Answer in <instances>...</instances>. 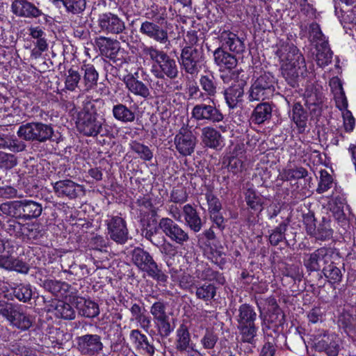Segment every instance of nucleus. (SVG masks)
I'll return each instance as SVG.
<instances>
[{
    "label": "nucleus",
    "mask_w": 356,
    "mask_h": 356,
    "mask_svg": "<svg viewBox=\"0 0 356 356\" xmlns=\"http://www.w3.org/2000/svg\"><path fill=\"white\" fill-rule=\"evenodd\" d=\"M245 200L247 205L254 211L262 210V201L261 197L257 195L256 192L251 188L246 191L245 193Z\"/></svg>",
    "instance_id": "46"
},
{
    "label": "nucleus",
    "mask_w": 356,
    "mask_h": 356,
    "mask_svg": "<svg viewBox=\"0 0 356 356\" xmlns=\"http://www.w3.org/2000/svg\"><path fill=\"white\" fill-rule=\"evenodd\" d=\"M97 24L99 32L106 34H120L125 30V23L123 19L111 12L99 14Z\"/></svg>",
    "instance_id": "8"
},
{
    "label": "nucleus",
    "mask_w": 356,
    "mask_h": 356,
    "mask_svg": "<svg viewBox=\"0 0 356 356\" xmlns=\"http://www.w3.org/2000/svg\"><path fill=\"white\" fill-rule=\"evenodd\" d=\"M333 184V179L331 175L325 170L320 171V180L316 191L318 193H323L330 189Z\"/></svg>",
    "instance_id": "54"
},
{
    "label": "nucleus",
    "mask_w": 356,
    "mask_h": 356,
    "mask_svg": "<svg viewBox=\"0 0 356 356\" xmlns=\"http://www.w3.org/2000/svg\"><path fill=\"white\" fill-rule=\"evenodd\" d=\"M243 90L239 86L230 87L225 92L226 102L229 108H234L241 100Z\"/></svg>",
    "instance_id": "40"
},
{
    "label": "nucleus",
    "mask_w": 356,
    "mask_h": 356,
    "mask_svg": "<svg viewBox=\"0 0 356 356\" xmlns=\"http://www.w3.org/2000/svg\"><path fill=\"white\" fill-rule=\"evenodd\" d=\"M167 306L168 304L163 300H159L153 303L150 307V314L152 315L153 319L168 316Z\"/></svg>",
    "instance_id": "57"
},
{
    "label": "nucleus",
    "mask_w": 356,
    "mask_h": 356,
    "mask_svg": "<svg viewBox=\"0 0 356 356\" xmlns=\"http://www.w3.org/2000/svg\"><path fill=\"white\" fill-rule=\"evenodd\" d=\"M201 138L202 143L210 148H217L220 145L221 135L214 128L205 127L202 129Z\"/></svg>",
    "instance_id": "33"
},
{
    "label": "nucleus",
    "mask_w": 356,
    "mask_h": 356,
    "mask_svg": "<svg viewBox=\"0 0 356 356\" xmlns=\"http://www.w3.org/2000/svg\"><path fill=\"white\" fill-rule=\"evenodd\" d=\"M195 294L197 298L209 301L216 296V288L211 284L205 283L197 288Z\"/></svg>",
    "instance_id": "44"
},
{
    "label": "nucleus",
    "mask_w": 356,
    "mask_h": 356,
    "mask_svg": "<svg viewBox=\"0 0 356 356\" xmlns=\"http://www.w3.org/2000/svg\"><path fill=\"white\" fill-rule=\"evenodd\" d=\"M108 235L118 244H124L128 240L129 232L126 221L120 216H112L107 220Z\"/></svg>",
    "instance_id": "13"
},
{
    "label": "nucleus",
    "mask_w": 356,
    "mask_h": 356,
    "mask_svg": "<svg viewBox=\"0 0 356 356\" xmlns=\"http://www.w3.org/2000/svg\"><path fill=\"white\" fill-rule=\"evenodd\" d=\"M123 81L127 90L134 95L143 98L149 97V88L141 81L138 80V72L128 74L123 77Z\"/></svg>",
    "instance_id": "18"
},
{
    "label": "nucleus",
    "mask_w": 356,
    "mask_h": 356,
    "mask_svg": "<svg viewBox=\"0 0 356 356\" xmlns=\"http://www.w3.org/2000/svg\"><path fill=\"white\" fill-rule=\"evenodd\" d=\"M77 130L86 136H97L102 130L103 122L95 111L83 109L76 122Z\"/></svg>",
    "instance_id": "6"
},
{
    "label": "nucleus",
    "mask_w": 356,
    "mask_h": 356,
    "mask_svg": "<svg viewBox=\"0 0 356 356\" xmlns=\"http://www.w3.org/2000/svg\"><path fill=\"white\" fill-rule=\"evenodd\" d=\"M276 79L270 72L254 73L248 91L250 102L264 101L273 96Z\"/></svg>",
    "instance_id": "3"
},
{
    "label": "nucleus",
    "mask_w": 356,
    "mask_h": 356,
    "mask_svg": "<svg viewBox=\"0 0 356 356\" xmlns=\"http://www.w3.org/2000/svg\"><path fill=\"white\" fill-rule=\"evenodd\" d=\"M129 311L133 319L139 323L143 329L145 330L149 327L150 319L143 314L142 307L139 305L137 303L132 304Z\"/></svg>",
    "instance_id": "43"
},
{
    "label": "nucleus",
    "mask_w": 356,
    "mask_h": 356,
    "mask_svg": "<svg viewBox=\"0 0 356 356\" xmlns=\"http://www.w3.org/2000/svg\"><path fill=\"white\" fill-rule=\"evenodd\" d=\"M112 113L115 119L124 123L132 122L136 118L135 113L122 104L113 106Z\"/></svg>",
    "instance_id": "38"
},
{
    "label": "nucleus",
    "mask_w": 356,
    "mask_h": 356,
    "mask_svg": "<svg viewBox=\"0 0 356 356\" xmlns=\"http://www.w3.org/2000/svg\"><path fill=\"white\" fill-rule=\"evenodd\" d=\"M192 342L191 334L187 325L181 324L176 331L175 348L181 353H192L191 356H202V354L195 348Z\"/></svg>",
    "instance_id": "15"
},
{
    "label": "nucleus",
    "mask_w": 356,
    "mask_h": 356,
    "mask_svg": "<svg viewBox=\"0 0 356 356\" xmlns=\"http://www.w3.org/2000/svg\"><path fill=\"white\" fill-rule=\"evenodd\" d=\"M213 60L220 71H230L237 65V58L235 55L226 51L222 47L217 48L213 54Z\"/></svg>",
    "instance_id": "21"
},
{
    "label": "nucleus",
    "mask_w": 356,
    "mask_h": 356,
    "mask_svg": "<svg viewBox=\"0 0 356 356\" xmlns=\"http://www.w3.org/2000/svg\"><path fill=\"white\" fill-rule=\"evenodd\" d=\"M140 33L146 37L164 44L168 41L167 31L161 29L159 25L149 21L143 22L139 29Z\"/></svg>",
    "instance_id": "19"
},
{
    "label": "nucleus",
    "mask_w": 356,
    "mask_h": 356,
    "mask_svg": "<svg viewBox=\"0 0 356 356\" xmlns=\"http://www.w3.org/2000/svg\"><path fill=\"white\" fill-rule=\"evenodd\" d=\"M289 116L298 127L299 131H304L307 127L308 114L300 103L296 102L293 104Z\"/></svg>",
    "instance_id": "29"
},
{
    "label": "nucleus",
    "mask_w": 356,
    "mask_h": 356,
    "mask_svg": "<svg viewBox=\"0 0 356 356\" xmlns=\"http://www.w3.org/2000/svg\"><path fill=\"white\" fill-rule=\"evenodd\" d=\"M0 314L5 317L11 325L22 330H28L32 325L31 317L10 303H0Z\"/></svg>",
    "instance_id": "7"
},
{
    "label": "nucleus",
    "mask_w": 356,
    "mask_h": 356,
    "mask_svg": "<svg viewBox=\"0 0 356 356\" xmlns=\"http://www.w3.org/2000/svg\"><path fill=\"white\" fill-rule=\"evenodd\" d=\"M308 171L302 166H297L293 168H286L280 172L278 177L283 181L293 179H300L307 177Z\"/></svg>",
    "instance_id": "37"
},
{
    "label": "nucleus",
    "mask_w": 356,
    "mask_h": 356,
    "mask_svg": "<svg viewBox=\"0 0 356 356\" xmlns=\"http://www.w3.org/2000/svg\"><path fill=\"white\" fill-rule=\"evenodd\" d=\"M132 261L141 270L153 279L165 282L168 277L159 268L157 264L149 252L142 248H136L132 252Z\"/></svg>",
    "instance_id": "5"
},
{
    "label": "nucleus",
    "mask_w": 356,
    "mask_h": 356,
    "mask_svg": "<svg viewBox=\"0 0 356 356\" xmlns=\"http://www.w3.org/2000/svg\"><path fill=\"white\" fill-rule=\"evenodd\" d=\"M159 226L166 236L179 245H184L189 241L190 238L188 232L175 222L171 218H161L159 222Z\"/></svg>",
    "instance_id": "10"
},
{
    "label": "nucleus",
    "mask_w": 356,
    "mask_h": 356,
    "mask_svg": "<svg viewBox=\"0 0 356 356\" xmlns=\"http://www.w3.org/2000/svg\"><path fill=\"white\" fill-rule=\"evenodd\" d=\"M287 227L288 224L283 222L272 230V232L269 235V241L271 245H277L279 243L285 239V232Z\"/></svg>",
    "instance_id": "47"
},
{
    "label": "nucleus",
    "mask_w": 356,
    "mask_h": 356,
    "mask_svg": "<svg viewBox=\"0 0 356 356\" xmlns=\"http://www.w3.org/2000/svg\"><path fill=\"white\" fill-rule=\"evenodd\" d=\"M182 210L186 225L194 232H200L202 227V222L196 209L187 204L183 207Z\"/></svg>",
    "instance_id": "26"
},
{
    "label": "nucleus",
    "mask_w": 356,
    "mask_h": 356,
    "mask_svg": "<svg viewBox=\"0 0 356 356\" xmlns=\"http://www.w3.org/2000/svg\"><path fill=\"white\" fill-rule=\"evenodd\" d=\"M323 272L325 277L332 284L339 283L341 280V270L334 264L332 261L327 266L323 268Z\"/></svg>",
    "instance_id": "45"
},
{
    "label": "nucleus",
    "mask_w": 356,
    "mask_h": 356,
    "mask_svg": "<svg viewBox=\"0 0 356 356\" xmlns=\"http://www.w3.org/2000/svg\"><path fill=\"white\" fill-rule=\"evenodd\" d=\"M222 47L224 49H228L235 54H239L245 51L244 42L239 37L232 32L225 31L220 36Z\"/></svg>",
    "instance_id": "23"
},
{
    "label": "nucleus",
    "mask_w": 356,
    "mask_h": 356,
    "mask_svg": "<svg viewBox=\"0 0 356 356\" xmlns=\"http://www.w3.org/2000/svg\"><path fill=\"white\" fill-rule=\"evenodd\" d=\"M141 51L145 58L154 63L151 72L155 77L164 79L167 76L175 79L178 76L179 70L175 60L165 51L158 49L155 46L145 44Z\"/></svg>",
    "instance_id": "2"
},
{
    "label": "nucleus",
    "mask_w": 356,
    "mask_h": 356,
    "mask_svg": "<svg viewBox=\"0 0 356 356\" xmlns=\"http://www.w3.org/2000/svg\"><path fill=\"white\" fill-rule=\"evenodd\" d=\"M171 277L175 281L179 282V284L182 289H189L194 284L193 277L188 273L180 271L178 274L175 271L171 273Z\"/></svg>",
    "instance_id": "50"
},
{
    "label": "nucleus",
    "mask_w": 356,
    "mask_h": 356,
    "mask_svg": "<svg viewBox=\"0 0 356 356\" xmlns=\"http://www.w3.org/2000/svg\"><path fill=\"white\" fill-rule=\"evenodd\" d=\"M131 149L145 161H150L153 157V153L146 145L137 141H133L131 144Z\"/></svg>",
    "instance_id": "48"
},
{
    "label": "nucleus",
    "mask_w": 356,
    "mask_h": 356,
    "mask_svg": "<svg viewBox=\"0 0 356 356\" xmlns=\"http://www.w3.org/2000/svg\"><path fill=\"white\" fill-rule=\"evenodd\" d=\"M257 314L254 308L248 304L241 305L238 309V314L236 316L237 325H255Z\"/></svg>",
    "instance_id": "31"
},
{
    "label": "nucleus",
    "mask_w": 356,
    "mask_h": 356,
    "mask_svg": "<svg viewBox=\"0 0 356 356\" xmlns=\"http://www.w3.org/2000/svg\"><path fill=\"white\" fill-rule=\"evenodd\" d=\"M305 104L310 111L311 113L319 115L321 111V104L323 102L322 94L316 90L312 88L307 90L305 94Z\"/></svg>",
    "instance_id": "32"
},
{
    "label": "nucleus",
    "mask_w": 356,
    "mask_h": 356,
    "mask_svg": "<svg viewBox=\"0 0 356 356\" xmlns=\"http://www.w3.org/2000/svg\"><path fill=\"white\" fill-rule=\"evenodd\" d=\"M272 115V107L268 102L259 104L252 114V120L256 124H261L269 120Z\"/></svg>",
    "instance_id": "36"
},
{
    "label": "nucleus",
    "mask_w": 356,
    "mask_h": 356,
    "mask_svg": "<svg viewBox=\"0 0 356 356\" xmlns=\"http://www.w3.org/2000/svg\"><path fill=\"white\" fill-rule=\"evenodd\" d=\"M333 255L332 250L325 248H319L308 256V258L305 260V265L309 270H319L331 263Z\"/></svg>",
    "instance_id": "14"
},
{
    "label": "nucleus",
    "mask_w": 356,
    "mask_h": 356,
    "mask_svg": "<svg viewBox=\"0 0 356 356\" xmlns=\"http://www.w3.org/2000/svg\"><path fill=\"white\" fill-rule=\"evenodd\" d=\"M277 55L285 63L282 66V74L288 83L295 87L300 76L307 74V67L303 56L293 44L282 45Z\"/></svg>",
    "instance_id": "1"
},
{
    "label": "nucleus",
    "mask_w": 356,
    "mask_h": 356,
    "mask_svg": "<svg viewBox=\"0 0 356 356\" xmlns=\"http://www.w3.org/2000/svg\"><path fill=\"white\" fill-rule=\"evenodd\" d=\"M54 191L59 197L72 200L76 198L80 193L83 192V188L72 180L65 179L54 183Z\"/></svg>",
    "instance_id": "17"
},
{
    "label": "nucleus",
    "mask_w": 356,
    "mask_h": 356,
    "mask_svg": "<svg viewBox=\"0 0 356 356\" xmlns=\"http://www.w3.org/2000/svg\"><path fill=\"white\" fill-rule=\"evenodd\" d=\"M55 315L65 320H72L75 318V312L72 307L63 301H58L55 307Z\"/></svg>",
    "instance_id": "41"
},
{
    "label": "nucleus",
    "mask_w": 356,
    "mask_h": 356,
    "mask_svg": "<svg viewBox=\"0 0 356 356\" xmlns=\"http://www.w3.org/2000/svg\"><path fill=\"white\" fill-rule=\"evenodd\" d=\"M13 293L17 299L24 302H28L32 297V290L29 284L17 285L13 289Z\"/></svg>",
    "instance_id": "49"
},
{
    "label": "nucleus",
    "mask_w": 356,
    "mask_h": 356,
    "mask_svg": "<svg viewBox=\"0 0 356 356\" xmlns=\"http://www.w3.org/2000/svg\"><path fill=\"white\" fill-rule=\"evenodd\" d=\"M0 211L6 215L18 218V201H12L0 204Z\"/></svg>",
    "instance_id": "61"
},
{
    "label": "nucleus",
    "mask_w": 356,
    "mask_h": 356,
    "mask_svg": "<svg viewBox=\"0 0 356 356\" xmlns=\"http://www.w3.org/2000/svg\"><path fill=\"white\" fill-rule=\"evenodd\" d=\"M81 80V75L78 71L74 69L70 68L67 71V74L65 77V88L70 91H74L78 87L79 83Z\"/></svg>",
    "instance_id": "53"
},
{
    "label": "nucleus",
    "mask_w": 356,
    "mask_h": 356,
    "mask_svg": "<svg viewBox=\"0 0 356 356\" xmlns=\"http://www.w3.org/2000/svg\"><path fill=\"white\" fill-rule=\"evenodd\" d=\"M78 346L83 354H94L103 348L101 338L97 334H86L79 337Z\"/></svg>",
    "instance_id": "22"
},
{
    "label": "nucleus",
    "mask_w": 356,
    "mask_h": 356,
    "mask_svg": "<svg viewBox=\"0 0 356 356\" xmlns=\"http://www.w3.org/2000/svg\"><path fill=\"white\" fill-rule=\"evenodd\" d=\"M64 6L68 12L73 14L82 13L86 6V0H62Z\"/></svg>",
    "instance_id": "55"
},
{
    "label": "nucleus",
    "mask_w": 356,
    "mask_h": 356,
    "mask_svg": "<svg viewBox=\"0 0 356 356\" xmlns=\"http://www.w3.org/2000/svg\"><path fill=\"white\" fill-rule=\"evenodd\" d=\"M130 340L137 349L143 350L149 356H152L155 353V348L146 335L138 330H133L130 332Z\"/></svg>",
    "instance_id": "27"
},
{
    "label": "nucleus",
    "mask_w": 356,
    "mask_h": 356,
    "mask_svg": "<svg viewBox=\"0 0 356 356\" xmlns=\"http://www.w3.org/2000/svg\"><path fill=\"white\" fill-rule=\"evenodd\" d=\"M154 321L156 325L159 334L162 337L169 336L173 330V328L171 327V325L169 322L168 315L164 317L154 319Z\"/></svg>",
    "instance_id": "56"
},
{
    "label": "nucleus",
    "mask_w": 356,
    "mask_h": 356,
    "mask_svg": "<svg viewBox=\"0 0 356 356\" xmlns=\"http://www.w3.org/2000/svg\"><path fill=\"white\" fill-rule=\"evenodd\" d=\"M74 305L79 315L86 318H95L99 314L98 305L90 300L82 297L74 298Z\"/></svg>",
    "instance_id": "24"
},
{
    "label": "nucleus",
    "mask_w": 356,
    "mask_h": 356,
    "mask_svg": "<svg viewBox=\"0 0 356 356\" xmlns=\"http://www.w3.org/2000/svg\"><path fill=\"white\" fill-rule=\"evenodd\" d=\"M188 200L186 190L182 187L174 188L170 194V200L175 203L183 204Z\"/></svg>",
    "instance_id": "62"
},
{
    "label": "nucleus",
    "mask_w": 356,
    "mask_h": 356,
    "mask_svg": "<svg viewBox=\"0 0 356 356\" xmlns=\"http://www.w3.org/2000/svg\"><path fill=\"white\" fill-rule=\"evenodd\" d=\"M309 38L311 41L315 43V45L319 44V43H322V42H327L317 24H312L310 25Z\"/></svg>",
    "instance_id": "60"
},
{
    "label": "nucleus",
    "mask_w": 356,
    "mask_h": 356,
    "mask_svg": "<svg viewBox=\"0 0 356 356\" xmlns=\"http://www.w3.org/2000/svg\"><path fill=\"white\" fill-rule=\"evenodd\" d=\"M211 104H199L195 105L191 112L193 118L197 120H206L211 122H219L223 120V115L216 108L214 101L208 98Z\"/></svg>",
    "instance_id": "12"
},
{
    "label": "nucleus",
    "mask_w": 356,
    "mask_h": 356,
    "mask_svg": "<svg viewBox=\"0 0 356 356\" xmlns=\"http://www.w3.org/2000/svg\"><path fill=\"white\" fill-rule=\"evenodd\" d=\"M240 341L248 343L250 345H255L258 332V327L255 325H237Z\"/></svg>",
    "instance_id": "35"
},
{
    "label": "nucleus",
    "mask_w": 356,
    "mask_h": 356,
    "mask_svg": "<svg viewBox=\"0 0 356 356\" xmlns=\"http://www.w3.org/2000/svg\"><path fill=\"white\" fill-rule=\"evenodd\" d=\"M218 340V337L216 332L212 329L207 328L200 340V343L204 349H213Z\"/></svg>",
    "instance_id": "52"
},
{
    "label": "nucleus",
    "mask_w": 356,
    "mask_h": 356,
    "mask_svg": "<svg viewBox=\"0 0 356 356\" xmlns=\"http://www.w3.org/2000/svg\"><path fill=\"white\" fill-rule=\"evenodd\" d=\"M23 234L30 239H36L42 236L38 223H27L22 229Z\"/></svg>",
    "instance_id": "58"
},
{
    "label": "nucleus",
    "mask_w": 356,
    "mask_h": 356,
    "mask_svg": "<svg viewBox=\"0 0 356 356\" xmlns=\"http://www.w3.org/2000/svg\"><path fill=\"white\" fill-rule=\"evenodd\" d=\"M84 71L83 83L85 90L88 91L97 86L99 74L92 65H85L82 67Z\"/></svg>",
    "instance_id": "39"
},
{
    "label": "nucleus",
    "mask_w": 356,
    "mask_h": 356,
    "mask_svg": "<svg viewBox=\"0 0 356 356\" xmlns=\"http://www.w3.org/2000/svg\"><path fill=\"white\" fill-rule=\"evenodd\" d=\"M200 83L203 90L209 97H213L216 93V86L212 75H204L200 77Z\"/></svg>",
    "instance_id": "51"
},
{
    "label": "nucleus",
    "mask_w": 356,
    "mask_h": 356,
    "mask_svg": "<svg viewBox=\"0 0 356 356\" xmlns=\"http://www.w3.org/2000/svg\"><path fill=\"white\" fill-rule=\"evenodd\" d=\"M0 164L1 167L10 169L17 165L15 156L10 154L0 152Z\"/></svg>",
    "instance_id": "64"
},
{
    "label": "nucleus",
    "mask_w": 356,
    "mask_h": 356,
    "mask_svg": "<svg viewBox=\"0 0 356 356\" xmlns=\"http://www.w3.org/2000/svg\"><path fill=\"white\" fill-rule=\"evenodd\" d=\"M43 286L45 289L56 295L60 293L62 289H65V287H67L68 285L65 282L53 280H46L43 282Z\"/></svg>",
    "instance_id": "59"
},
{
    "label": "nucleus",
    "mask_w": 356,
    "mask_h": 356,
    "mask_svg": "<svg viewBox=\"0 0 356 356\" xmlns=\"http://www.w3.org/2000/svg\"><path fill=\"white\" fill-rule=\"evenodd\" d=\"M0 267L24 274L27 273L29 270L24 262L11 256L8 252L0 254Z\"/></svg>",
    "instance_id": "25"
},
{
    "label": "nucleus",
    "mask_w": 356,
    "mask_h": 356,
    "mask_svg": "<svg viewBox=\"0 0 356 356\" xmlns=\"http://www.w3.org/2000/svg\"><path fill=\"white\" fill-rule=\"evenodd\" d=\"M315 233L312 234L310 236H314L317 240L325 241L330 238L332 236L333 231L330 227V224L328 220L325 218L323 219L321 223L314 230Z\"/></svg>",
    "instance_id": "42"
},
{
    "label": "nucleus",
    "mask_w": 356,
    "mask_h": 356,
    "mask_svg": "<svg viewBox=\"0 0 356 356\" xmlns=\"http://www.w3.org/2000/svg\"><path fill=\"white\" fill-rule=\"evenodd\" d=\"M54 132L51 124L31 122L19 126L17 134L19 138L26 141L44 143L51 140Z\"/></svg>",
    "instance_id": "4"
},
{
    "label": "nucleus",
    "mask_w": 356,
    "mask_h": 356,
    "mask_svg": "<svg viewBox=\"0 0 356 356\" xmlns=\"http://www.w3.org/2000/svg\"><path fill=\"white\" fill-rule=\"evenodd\" d=\"M95 43L101 52L111 58H115L120 49L119 42L116 40L110 38L99 37L96 38Z\"/></svg>",
    "instance_id": "30"
},
{
    "label": "nucleus",
    "mask_w": 356,
    "mask_h": 356,
    "mask_svg": "<svg viewBox=\"0 0 356 356\" xmlns=\"http://www.w3.org/2000/svg\"><path fill=\"white\" fill-rule=\"evenodd\" d=\"M196 137L187 127H182L174 138L176 149L182 156H189L193 153L196 146Z\"/></svg>",
    "instance_id": "11"
},
{
    "label": "nucleus",
    "mask_w": 356,
    "mask_h": 356,
    "mask_svg": "<svg viewBox=\"0 0 356 356\" xmlns=\"http://www.w3.org/2000/svg\"><path fill=\"white\" fill-rule=\"evenodd\" d=\"M316 61L317 65L321 67L328 65L332 62L333 54L328 42H322L319 44H316Z\"/></svg>",
    "instance_id": "34"
},
{
    "label": "nucleus",
    "mask_w": 356,
    "mask_h": 356,
    "mask_svg": "<svg viewBox=\"0 0 356 356\" xmlns=\"http://www.w3.org/2000/svg\"><path fill=\"white\" fill-rule=\"evenodd\" d=\"M10 8L12 13L19 17L37 18L43 15L41 10L26 0H14Z\"/></svg>",
    "instance_id": "16"
},
{
    "label": "nucleus",
    "mask_w": 356,
    "mask_h": 356,
    "mask_svg": "<svg viewBox=\"0 0 356 356\" xmlns=\"http://www.w3.org/2000/svg\"><path fill=\"white\" fill-rule=\"evenodd\" d=\"M202 57V51L196 47H185L181 54V65L186 72L197 74Z\"/></svg>",
    "instance_id": "9"
},
{
    "label": "nucleus",
    "mask_w": 356,
    "mask_h": 356,
    "mask_svg": "<svg viewBox=\"0 0 356 356\" xmlns=\"http://www.w3.org/2000/svg\"><path fill=\"white\" fill-rule=\"evenodd\" d=\"M206 199L209 207V212L220 211L222 209L219 199L211 193H206Z\"/></svg>",
    "instance_id": "63"
},
{
    "label": "nucleus",
    "mask_w": 356,
    "mask_h": 356,
    "mask_svg": "<svg viewBox=\"0 0 356 356\" xmlns=\"http://www.w3.org/2000/svg\"><path fill=\"white\" fill-rule=\"evenodd\" d=\"M42 211V204L31 200H18V218L30 220L39 217Z\"/></svg>",
    "instance_id": "20"
},
{
    "label": "nucleus",
    "mask_w": 356,
    "mask_h": 356,
    "mask_svg": "<svg viewBox=\"0 0 356 356\" xmlns=\"http://www.w3.org/2000/svg\"><path fill=\"white\" fill-rule=\"evenodd\" d=\"M194 274L202 280L216 281L220 284H223L225 282V277L220 273L213 270L203 263L197 264Z\"/></svg>",
    "instance_id": "28"
}]
</instances>
